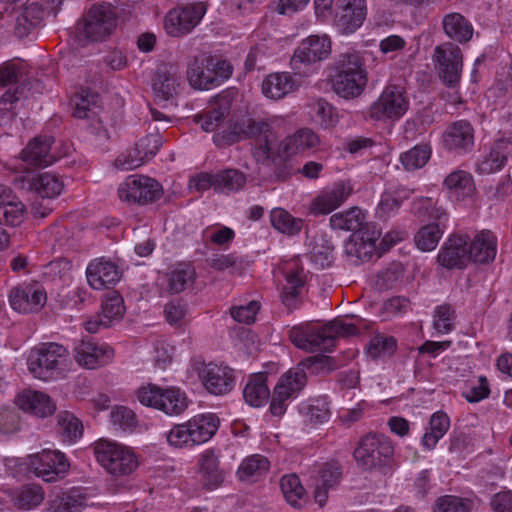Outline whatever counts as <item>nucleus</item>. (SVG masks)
<instances>
[{
	"label": "nucleus",
	"instance_id": "1",
	"mask_svg": "<svg viewBox=\"0 0 512 512\" xmlns=\"http://www.w3.org/2000/svg\"><path fill=\"white\" fill-rule=\"evenodd\" d=\"M358 328L352 323L334 320L324 326L309 323L294 326L289 331V339L299 349L315 351H331L339 337L356 335Z\"/></svg>",
	"mask_w": 512,
	"mask_h": 512
},
{
	"label": "nucleus",
	"instance_id": "2",
	"mask_svg": "<svg viewBox=\"0 0 512 512\" xmlns=\"http://www.w3.org/2000/svg\"><path fill=\"white\" fill-rule=\"evenodd\" d=\"M336 74L332 76V88L342 98L353 99L362 94L368 77L360 53L349 50L341 53L335 62Z\"/></svg>",
	"mask_w": 512,
	"mask_h": 512
},
{
	"label": "nucleus",
	"instance_id": "3",
	"mask_svg": "<svg viewBox=\"0 0 512 512\" xmlns=\"http://www.w3.org/2000/svg\"><path fill=\"white\" fill-rule=\"evenodd\" d=\"M354 458L363 470L386 475L393 467L394 447L389 437L368 433L360 439Z\"/></svg>",
	"mask_w": 512,
	"mask_h": 512
},
{
	"label": "nucleus",
	"instance_id": "4",
	"mask_svg": "<svg viewBox=\"0 0 512 512\" xmlns=\"http://www.w3.org/2000/svg\"><path fill=\"white\" fill-rule=\"evenodd\" d=\"M218 429V419L213 414L195 416L189 421L176 424L167 433L170 445L192 447L207 442Z\"/></svg>",
	"mask_w": 512,
	"mask_h": 512
},
{
	"label": "nucleus",
	"instance_id": "5",
	"mask_svg": "<svg viewBox=\"0 0 512 512\" xmlns=\"http://www.w3.org/2000/svg\"><path fill=\"white\" fill-rule=\"evenodd\" d=\"M69 352L66 347L54 342L41 343L33 348L28 357V369L38 379L48 380L66 366Z\"/></svg>",
	"mask_w": 512,
	"mask_h": 512
},
{
	"label": "nucleus",
	"instance_id": "6",
	"mask_svg": "<svg viewBox=\"0 0 512 512\" xmlns=\"http://www.w3.org/2000/svg\"><path fill=\"white\" fill-rule=\"evenodd\" d=\"M280 270L283 281L281 282L279 297L282 304L289 311H293L301 306L308 293V273L298 257L284 261Z\"/></svg>",
	"mask_w": 512,
	"mask_h": 512
},
{
	"label": "nucleus",
	"instance_id": "7",
	"mask_svg": "<svg viewBox=\"0 0 512 512\" xmlns=\"http://www.w3.org/2000/svg\"><path fill=\"white\" fill-rule=\"evenodd\" d=\"M138 401L169 416H178L188 407L186 394L177 387L163 389L155 384L141 386L136 391Z\"/></svg>",
	"mask_w": 512,
	"mask_h": 512
},
{
	"label": "nucleus",
	"instance_id": "8",
	"mask_svg": "<svg viewBox=\"0 0 512 512\" xmlns=\"http://www.w3.org/2000/svg\"><path fill=\"white\" fill-rule=\"evenodd\" d=\"M98 463L111 475L120 477L131 474L138 466L135 454L125 446L100 440L94 446Z\"/></svg>",
	"mask_w": 512,
	"mask_h": 512
},
{
	"label": "nucleus",
	"instance_id": "9",
	"mask_svg": "<svg viewBox=\"0 0 512 512\" xmlns=\"http://www.w3.org/2000/svg\"><path fill=\"white\" fill-rule=\"evenodd\" d=\"M81 31L90 41H102L110 36L117 26V15L111 5L94 4L83 16Z\"/></svg>",
	"mask_w": 512,
	"mask_h": 512
},
{
	"label": "nucleus",
	"instance_id": "10",
	"mask_svg": "<svg viewBox=\"0 0 512 512\" xmlns=\"http://www.w3.org/2000/svg\"><path fill=\"white\" fill-rule=\"evenodd\" d=\"M409 108V98L404 87L390 84L371 105L369 115L374 120H397Z\"/></svg>",
	"mask_w": 512,
	"mask_h": 512
},
{
	"label": "nucleus",
	"instance_id": "11",
	"mask_svg": "<svg viewBox=\"0 0 512 512\" xmlns=\"http://www.w3.org/2000/svg\"><path fill=\"white\" fill-rule=\"evenodd\" d=\"M206 13L202 2L171 9L164 18V29L171 37H183L193 31Z\"/></svg>",
	"mask_w": 512,
	"mask_h": 512
},
{
	"label": "nucleus",
	"instance_id": "12",
	"mask_svg": "<svg viewBox=\"0 0 512 512\" xmlns=\"http://www.w3.org/2000/svg\"><path fill=\"white\" fill-rule=\"evenodd\" d=\"M162 194L161 185L155 179L143 175H130L118 188L122 201L138 204L152 203L160 199Z\"/></svg>",
	"mask_w": 512,
	"mask_h": 512
},
{
	"label": "nucleus",
	"instance_id": "13",
	"mask_svg": "<svg viewBox=\"0 0 512 512\" xmlns=\"http://www.w3.org/2000/svg\"><path fill=\"white\" fill-rule=\"evenodd\" d=\"M433 61L441 80L448 86H455L463 67L461 49L452 42H445L435 47Z\"/></svg>",
	"mask_w": 512,
	"mask_h": 512
},
{
	"label": "nucleus",
	"instance_id": "14",
	"mask_svg": "<svg viewBox=\"0 0 512 512\" xmlns=\"http://www.w3.org/2000/svg\"><path fill=\"white\" fill-rule=\"evenodd\" d=\"M8 299L14 311L32 313L38 312L44 307L47 294L38 282L21 283L9 291Z\"/></svg>",
	"mask_w": 512,
	"mask_h": 512
},
{
	"label": "nucleus",
	"instance_id": "15",
	"mask_svg": "<svg viewBox=\"0 0 512 512\" xmlns=\"http://www.w3.org/2000/svg\"><path fill=\"white\" fill-rule=\"evenodd\" d=\"M29 467L46 482L62 479L69 470V462L60 451L43 450L29 457Z\"/></svg>",
	"mask_w": 512,
	"mask_h": 512
},
{
	"label": "nucleus",
	"instance_id": "16",
	"mask_svg": "<svg viewBox=\"0 0 512 512\" xmlns=\"http://www.w3.org/2000/svg\"><path fill=\"white\" fill-rule=\"evenodd\" d=\"M25 205L17 199L12 190L0 184V225L18 226L24 219ZM9 235L0 227V250L6 248Z\"/></svg>",
	"mask_w": 512,
	"mask_h": 512
},
{
	"label": "nucleus",
	"instance_id": "17",
	"mask_svg": "<svg viewBox=\"0 0 512 512\" xmlns=\"http://www.w3.org/2000/svg\"><path fill=\"white\" fill-rule=\"evenodd\" d=\"M12 183L16 188L33 191L43 199L57 197L64 187L62 180L57 175L48 172L37 175H16Z\"/></svg>",
	"mask_w": 512,
	"mask_h": 512
},
{
	"label": "nucleus",
	"instance_id": "18",
	"mask_svg": "<svg viewBox=\"0 0 512 512\" xmlns=\"http://www.w3.org/2000/svg\"><path fill=\"white\" fill-rule=\"evenodd\" d=\"M334 18L335 26L342 34L354 33L367 16L366 0H338Z\"/></svg>",
	"mask_w": 512,
	"mask_h": 512
},
{
	"label": "nucleus",
	"instance_id": "19",
	"mask_svg": "<svg viewBox=\"0 0 512 512\" xmlns=\"http://www.w3.org/2000/svg\"><path fill=\"white\" fill-rule=\"evenodd\" d=\"M352 193L353 186L349 181L335 182L312 200L309 212L314 216L327 215L340 207Z\"/></svg>",
	"mask_w": 512,
	"mask_h": 512
},
{
	"label": "nucleus",
	"instance_id": "20",
	"mask_svg": "<svg viewBox=\"0 0 512 512\" xmlns=\"http://www.w3.org/2000/svg\"><path fill=\"white\" fill-rule=\"evenodd\" d=\"M76 363L86 369H95L112 360L114 351L106 344H98L92 338L81 339L73 348Z\"/></svg>",
	"mask_w": 512,
	"mask_h": 512
},
{
	"label": "nucleus",
	"instance_id": "21",
	"mask_svg": "<svg viewBox=\"0 0 512 512\" xmlns=\"http://www.w3.org/2000/svg\"><path fill=\"white\" fill-rule=\"evenodd\" d=\"M471 261L468 251V237L451 235L441 247L437 262L446 269H463Z\"/></svg>",
	"mask_w": 512,
	"mask_h": 512
},
{
	"label": "nucleus",
	"instance_id": "22",
	"mask_svg": "<svg viewBox=\"0 0 512 512\" xmlns=\"http://www.w3.org/2000/svg\"><path fill=\"white\" fill-rule=\"evenodd\" d=\"M199 377L205 388L215 395H223L230 392L235 385L233 370L224 365L214 363L204 364L199 370Z\"/></svg>",
	"mask_w": 512,
	"mask_h": 512
},
{
	"label": "nucleus",
	"instance_id": "23",
	"mask_svg": "<svg viewBox=\"0 0 512 512\" xmlns=\"http://www.w3.org/2000/svg\"><path fill=\"white\" fill-rule=\"evenodd\" d=\"M330 50V41L327 36H309L295 50L291 64L294 69L300 70V64L309 65L321 61L329 55Z\"/></svg>",
	"mask_w": 512,
	"mask_h": 512
},
{
	"label": "nucleus",
	"instance_id": "24",
	"mask_svg": "<svg viewBox=\"0 0 512 512\" xmlns=\"http://www.w3.org/2000/svg\"><path fill=\"white\" fill-rule=\"evenodd\" d=\"M245 121V137L256 138L257 148L255 155L258 160H269L274 157L277 150V139L271 126L264 121Z\"/></svg>",
	"mask_w": 512,
	"mask_h": 512
},
{
	"label": "nucleus",
	"instance_id": "25",
	"mask_svg": "<svg viewBox=\"0 0 512 512\" xmlns=\"http://www.w3.org/2000/svg\"><path fill=\"white\" fill-rule=\"evenodd\" d=\"M86 277L91 288L102 290L115 285L121 278V272L114 262L101 257L88 264Z\"/></svg>",
	"mask_w": 512,
	"mask_h": 512
},
{
	"label": "nucleus",
	"instance_id": "26",
	"mask_svg": "<svg viewBox=\"0 0 512 512\" xmlns=\"http://www.w3.org/2000/svg\"><path fill=\"white\" fill-rule=\"evenodd\" d=\"M296 380L286 372L281 376L274 388L270 412L274 416H282L286 411V401L294 398L303 389V376L295 374Z\"/></svg>",
	"mask_w": 512,
	"mask_h": 512
},
{
	"label": "nucleus",
	"instance_id": "27",
	"mask_svg": "<svg viewBox=\"0 0 512 512\" xmlns=\"http://www.w3.org/2000/svg\"><path fill=\"white\" fill-rule=\"evenodd\" d=\"M444 146L457 153L471 151L474 146V128L467 120L451 123L443 134Z\"/></svg>",
	"mask_w": 512,
	"mask_h": 512
},
{
	"label": "nucleus",
	"instance_id": "28",
	"mask_svg": "<svg viewBox=\"0 0 512 512\" xmlns=\"http://www.w3.org/2000/svg\"><path fill=\"white\" fill-rule=\"evenodd\" d=\"M212 56H194L187 64V80L191 87L199 90H209L217 87L216 78L211 69Z\"/></svg>",
	"mask_w": 512,
	"mask_h": 512
},
{
	"label": "nucleus",
	"instance_id": "29",
	"mask_svg": "<svg viewBox=\"0 0 512 512\" xmlns=\"http://www.w3.org/2000/svg\"><path fill=\"white\" fill-rule=\"evenodd\" d=\"M11 14L14 16V34L18 38L28 36L43 20L44 10L36 2L18 4L12 7Z\"/></svg>",
	"mask_w": 512,
	"mask_h": 512
},
{
	"label": "nucleus",
	"instance_id": "30",
	"mask_svg": "<svg viewBox=\"0 0 512 512\" xmlns=\"http://www.w3.org/2000/svg\"><path fill=\"white\" fill-rule=\"evenodd\" d=\"M52 142V138L48 136H38L29 141L20 154L26 167L51 165L55 161V157L50 153Z\"/></svg>",
	"mask_w": 512,
	"mask_h": 512
},
{
	"label": "nucleus",
	"instance_id": "31",
	"mask_svg": "<svg viewBox=\"0 0 512 512\" xmlns=\"http://www.w3.org/2000/svg\"><path fill=\"white\" fill-rule=\"evenodd\" d=\"M498 239L491 230H481L468 242V251L471 261L479 264H488L494 261L497 254Z\"/></svg>",
	"mask_w": 512,
	"mask_h": 512
},
{
	"label": "nucleus",
	"instance_id": "32",
	"mask_svg": "<svg viewBox=\"0 0 512 512\" xmlns=\"http://www.w3.org/2000/svg\"><path fill=\"white\" fill-rule=\"evenodd\" d=\"M15 403L19 409L39 417L51 415L56 409L55 404L47 394L33 390L20 392Z\"/></svg>",
	"mask_w": 512,
	"mask_h": 512
},
{
	"label": "nucleus",
	"instance_id": "33",
	"mask_svg": "<svg viewBox=\"0 0 512 512\" xmlns=\"http://www.w3.org/2000/svg\"><path fill=\"white\" fill-rule=\"evenodd\" d=\"M336 369L334 359L326 355H315L307 357L287 372L296 380L295 374L303 376V388L307 383V371L309 374H327Z\"/></svg>",
	"mask_w": 512,
	"mask_h": 512
},
{
	"label": "nucleus",
	"instance_id": "34",
	"mask_svg": "<svg viewBox=\"0 0 512 512\" xmlns=\"http://www.w3.org/2000/svg\"><path fill=\"white\" fill-rule=\"evenodd\" d=\"M442 27L445 34L458 43H467L473 36V26L462 14L452 12L444 16Z\"/></svg>",
	"mask_w": 512,
	"mask_h": 512
},
{
	"label": "nucleus",
	"instance_id": "35",
	"mask_svg": "<svg viewBox=\"0 0 512 512\" xmlns=\"http://www.w3.org/2000/svg\"><path fill=\"white\" fill-rule=\"evenodd\" d=\"M295 88V80L288 72L269 74L262 82L263 94L271 99H281Z\"/></svg>",
	"mask_w": 512,
	"mask_h": 512
},
{
	"label": "nucleus",
	"instance_id": "36",
	"mask_svg": "<svg viewBox=\"0 0 512 512\" xmlns=\"http://www.w3.org/2000/svg\"><path fill=\"white\" fill-rule=\"evenodd\" d=\"M231 108V98L228 94H220L215 98V103L211 111L199 117L198 122L201 128L206 132L215 131L229 115Z\"/></svg>",
	"mask_w": 512,
	"mask_h": 512
},
{
	"label": "nucleus",
	"instance_id": "37",
	"mask_svg": "<svg viewBox=\"0 0 512 512\" xmlns=\"http://www.w3.org/2000/svg\"><path fill=\"white\" fill-rule=\"evenodd\" d=\"M320 143L318 135L308 128L299 129L283 141V150L288 156L304 153Z\"/></svg>",
	"mask_w": 512,
	"mask_h": 512
},
{
	"label": "nucleus",
	"instance_id": "38",
	"mask_svg": "<svg viewBox=\"0 0 512 512\" xmlns=\"http://www.w3.org/2000/svg\"><path fill=\"white\" fill-rule=\"evenodd\" d=\"M267 376L264 373L253 375L243 389V397L247 404L253 407L264 405L270 395L266 384Z\"/></svg>",
	"mask_w": 512,
	"mask_h": 512
},
{
	"label": "nucleus",
	"instance_id": "39",
	"mask_svg": "<svg viewBox=\"0 0 512 512\" xmlns=\"http://www.w3.org/2000/svg\"><path fill=\"white\" fill-rule=\"evenodd\" d=\"M202 484L207 489L218 487L223 481V472L219 469L218 457L212 450L205 451L200 459Z\"/></svg>",
	"mask_w": 512,
	"mask_h": 512
},
{
	"label": "nucleus",
	"instance_id": "40",
	"mask_svg": "<svg viewBox=\"0 0 512 512\" xmlns=\"http://www.w3.org/2000/svg\"><path fill=\"white\" fill-rule=\"evenodd\" d=\"M377 246L365 241L359 234H352L344 245V253L354 265L368 261L372 258Z\"/></svg>",
	"mask_w": 512,
	"mask_h": 512
},
{
	"label": "nucleus",
	"instance_id": "41",
	"mask_svg": "<svg viewBox=\"0 0 512 512\" xmlns=\"http://www.w3.org/2000/svg\"><path fill=\"white\" fill-rule=\"evenodd\" d=\"M45 498V492L40 485L27 484L16 489L12 494L13 505L18 510H31L38 507Z\"/></svg>",
	"mask_w": 512,
	"mask_h": 512
},
{
	"label": "nucleus",
	"instance_id": "42",
	"mask_svg": "<svg viewBox=\"0 0 512 512\" xmlns=\"http://www.w3.org/2000/svg\"><path fill=\"white\" fill-rule=\"evenodd\" d=\"M100 95L83 89L74 98L73 116L79 119H94L100 110Z\"/></svg>",
	"mask_w": 512,
	"mask_h": 512
},
{
	"label": "nucleus",
	"instance_id": "43",
	"mask_svg": "<svg viewBox=\"0 0 512 512\" xmlns=\"http://www.w3.org/2000/svg\"><path fill=\"white\" fill-rule=\"evenodd\" d=\"M86 505V497L72 490L56 495L48 502L47 512H81Z\"/></svg>",
	"mask_w": 512,
	"mask_h": 512
},
{
	"label": "nucleus",
	"instance_id": "44",
	"mask_svg": "<svg viewBox=\"0 0 512 512\" xmlns=\"http://www.w3.org/2000/svg\"><path fill=\"white\" fill-rule=\"evenodd\" d=\"M365 214L358 207L350 208L344 212L333 214L329 221L334 230L358 232L365 224Z\"/></svg>",
	"mask_w": 512,
	"mask_h": 512
},
{
	"label": "nucleus",
	"instance_id": "45",
	"mask_svg": "<svg viewBox=\"0 0 512 512\" xmlns=\"http://www.w3.org/2000/svg\"><path fill=\"white\" fill-rule=\"evenodd\" d=\"M179 81L173 72L167 68L158 69L153 80L152 88L155 96L163 101L178 93Z\"/></svg>",
	"mask_w": 512,
	"mask_h": 512
},
{
	"label": "nucleus",
	"instance_id": "46",
	"mask_svg": "<svg viewBox=\"0 0 512 512\" xmlns=\"http://www.w3.org/2000/svg\"><path fill=\"white\" fill-rule=\"evenodd\" d=\"M429 424L430 430L423 435L421 444L425 449L432 450L448 431L450 420L446 413L439 411L431 416Z\"/></svg>",
	"mask_w": 512,
	"mask_h": 512
},
{
	"label": "nucleus",
	"instance_id": "47",
	"mask_svg": "<svg viewBox=\"0 0 512 512\" xmlns=\"http://www.w3.org/2000/svg\"><path fill=\"white\" fill-rule=\"evenodd\" d=\"M504 143H496L489 153L483 155L476 165L479 174H492L500 171L507 162V155L503 150Z\"/></svg>",
	"mask_w": 512,
	"mask_h": 512
},
{
	"label": "nucleus",
	"instance_id": "48",
	"mask_svg": "<svg viewBox=\"0 0 512 512\" xmlns=\"http://www.w3.org/2000/svg\"><path fill=\"white\" fill-rule=\"evenodd\" d=\"M270 467L269 460L259 454L245 458L240 464L237 475L241 481H250L264 475Z\"/></svg>",
	"mask_w": 512,
	"mask_h": 512
},
{
	"label": "nucleus",
	"instance_id": "49",
	"mask_svg": "<svg viewBox=\"0 0 512 512\" xmlns=\"http://www.w3.org/2000/svg\"><path fill=\"white\" fill-rule=\"evenodd\" d=\"M246 184V176L237 169H225L216 173V192L229 194L242 189Z\"/></svg>",
	"mask_w": 512,
	"mask_h": 512
},
{
	"label": "nucleus",
	"instance_id": "50",
	"mask_svg": "<svg viewBox=\"0 0 512 512\" xmlns=\"http://www.w3.org/2000/svg\"><path fill=\"white\" fill-rule=\"evenodd\" d=\"M431 152V147L428 144H419L402 153L400 161L405 170H417L426 165L431 157Z\"/></svg>",
	"mask_w": 512,
	"mask_h": 512
},
{
	"label": "nucleus",
	"instance_id": "51",
	"mask_svg": "<svg viewBox=\"0 0 512 512\" xmlns=\"http://www.w3.org/2000/svg\"><path fill=\"white\" fill-rule=\"evenodd\" d=\"M280 488L284 498L291 506H301V501L305 495V489L297 475H284L280 480Z\"/></svg>",
	"mask_w": 512,
	"mask_h": 512
},
{
	"label": "nucleus",
	"instance_id": "52",
	"mask_svg": "<svg viewBox=\"0 0 512 512\" xmlns=\"http://www.w3.org/2000/svg\"><path fill=\"white\" fill-rule=\"evenodd\" d=\"M59 433L66 441H76L83 434L82 422L72 413L62 411L57 415Z\"/></svg>",
	"mask_w": 512,
	"mask_h": 512
},
{
	"label": "nucleus",
	"instance_id": "53",
	"mask_svg": "<svg viewBox=\"0 0 512 512\" xmlns=\"http://www.w3.org/2000/svg\"><path fill=\"white\" fill-rule=\"evenodd\" d=\"M195 269L191 265H183L168 274V287L171 293H180L190 287L195 280Z\"/></svg>",
	"mask_w": 512,
	"mask_h": 512
},
{
	"label": "nucleus",
	"instance_id": "54",
	"mask_svg": "<svg viewBox=\"0 0 512 512\" xmlns=\"http://www.w3.org/2000/svg\"><path fill=\"white\" fill-rule=\"evenodd\" d=\"M271 223L274 228L282 233L295 235L298 234L303 226V221L293 217L283 209H274L270 215Z\"/></svg>",
	"mask_w": 512,
	"mask_h": 512
},
{
	"label": "nucleus",
	"instance_id": "55",
	"mask_svg": "<svg viewBox=\"0 0 512 512\" xmlns=\"http://www.w3.org/2000/svg\"><path fill=\"white\" fill-rule=\"evenodd\" d=\"M444 186L462 196L470 195L474 190L472 176L464 170H456L450 173L444 180Z\"/></svg>",
	"mask_w": 512,
	"mask_h": 512
},
{
	"label": "nucleus",
	"instance_id": "56",
	"mask_svg": "<svg viewBox=\"0 0 512 512\" xmlns=\"http://www.w3.org/2000/svg\"><path fill=\"white\" fill-rule=\"evenodd\" d=\"M396 348L397 342L394 337L376 334L370 339L366 350L368 355L376 359L393 355Z\"/></svg>",
	"mask_w": 512,
	"mask_h": 512
},
{
	"label": "nucleus",
	"instance_id": "57",
	"mask_svg": "<svg viewBox=\"0 0 512 512\" xmlns=\"http://www.w3.org/2000/svg\"><path fill=\"white\" fill-rule=\"evenodd\" d=\"M300 411L305 421L314 425L326 422L331 415L329 404L325 399H316L311 404L303 406Z\"/></svg>",
	"mask_w": 512,
	"mask_h": 512
},
{
	"label": "nucleus",
	"instance_id": "58",
	"mask_svg": "<svg viewBox=\"0 0 512 512\" xmlns=\"http://www.w3.org/2000/svg\"><path fill=\"white\" fill-rule=\"evenodd\" d=\"M442 230L438 224L432 223L422 227L415 235L416 246L422 251H431L436 248L442 237Z\"/></svg>",
	"mask_w": 512,
	"mask_h": 512
},
{
	"label": "nucleus",
	"instance_id": "59",
	"mask_svg": "<svg viewBox=\"0 0 512 512\" xmlns=\"http://www.w3.org/2000/svg\"><path fill=\"white\" fill-rule=\"evenodd\" d=\"M124 311L125 307L122 296L116 291H112L102 301L100 315L108 320L110 325L113 320L122 318Z\"/></svg>",
	"mask_w": 512,
	"mask_h": 512
},
{
	"label": "nucleus",
	"instance_id": "60",
	"mask_svg": "<svg viewBox=\"0 0 512 512\" xmlns=\"http://www.w3.org/2000/svg\"><path fill=\"white\" fill-rule=\"evenodd\" d=\"M243 138H246L244 120L232 123L227 128L213 135L214 143L220 147L234 144Z\"/></svg>",
	"mask_w": 512,
	"mask_h": 512
},
{
	"label": "nucleus",
	"instance_id": "61",
	"mask_svg": "<svg viewBox=\"0 0 512 512\" xmlns=\"http://www.w3.org/2000/svg\"><path fill=\"white\" fill-rule=\"evenodd\" d=\"M471 501L454 495L439 497L433 507V512H469Z\"/></svg>",
	"mask_w": 512,
	"mask_h": 512
},
{
	"label": "nucleus",
	"instance_id": "62",
	"mask_svg": "<svg viewBox=\"0 0 512 512\" xmlns=\"http://www.w3.org/2000/svg\"><path fill=\"white\" fill-rule=\"evenodd\" d=\"M21 414L15 407L0 408V434L11 435L20 431Z\"/></svg>",
	"mask_w": 512,
	"mask_h": 512
},
{
	"label": "nucleus",
	"instance_id": "63",
	"mask_svg": "<svg viewBox=\"0 0 512 512\" xmlns=\"http://www.w3.org/2000/svg\"><path fill=\"white\" fill-rule=\"evenodd\" d=\"M403 275V265L399 262H393L386 269L378 273L376 284L379 289L389 290L402 279Z\"/></svg>",
	"mask_w": 512,
	"mask_h": 512
},
{
	"label": "nucleus",
	"instance_id": "64",
	"mask_svg": "<svg viewBox=\"0 0 512 512\" xmlns=\"http://www.w3.org/2000/svg\"><path fill=\"white\" fill-rule=\"evenodd\" d=\"M454 310L449 305L435 309L433 326L438 333L447 334L453 329Z\"/></svg>",
	"mask_w": 512,
	"mask_h": 512
}]
</instances>
